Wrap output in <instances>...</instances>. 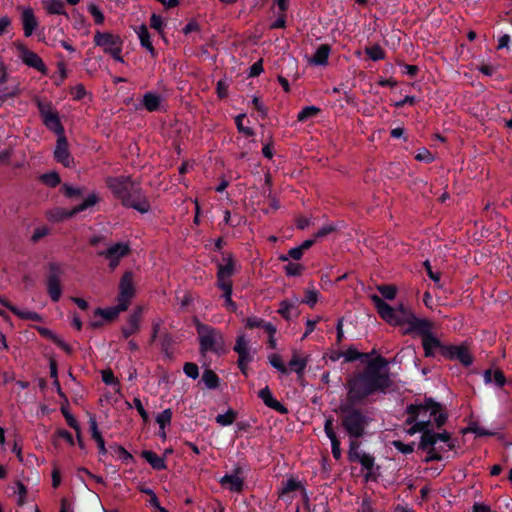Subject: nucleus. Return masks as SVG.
I'll return each mask as SVG.
<instances>
[{
  "label": "nucleus",
  "mask_w": 512,
  "mask_h": 512,
  "mask_svg": "<svg viewBox=\"0 0 512 512\" xmlns=\"http://www.w3.org/2000/svg\"><path fill=\"white\" fill-rule=\"evenodd\" d=\"M389 361L377 356L365 364L362 371L355 372L347 380V396L352 403H363L374 394H386L393 386L388 372Z\"/></svg>",
  "instance_id": "f257e3e1"
},
{
  "label": "nucleus",
  "mask_w": 512,
  "mask_h": 512,
  "mask_svg": "<svg viewBox=\"0 0 512 512\" xmlns=\"http://www.w3.org/2000/svg\"><path fill=\"white\" fill-rule=\"evenodd\" d=\"M359 404L351 402L349 396H346L345 403L338 407L340 426L350 441H360L373 421L363 408L357 407Z\"/></svg>",
  "instance_id": "f03ea898"
},
{
  "label": "nucleus",
  "mask_w": 512,
  "mask_h": 512,
  "mask_svg": "<svg viewBox=\"0 0 512 512\" xmlns=\"http://www.w3.org/2000/svg\"><path fill=\"white\" fill-rule=\"evenodd\" d=\"M371 299L382 320L392 326L402 327L407 325V328L403 330V335H413L415 323L423 319L416 317L412 308L404 303H399L393 307L376 294H373Z\"/></svg>",
  "instance_id": "7ed1b4c3"
},
{
  "label": "nucleus",
  "mask_w": 512,
  "mask_h": 512,
  "mask_svg": "<svg viewBox=\"0 0 512 512\" xmlns=\"http://www.w3.org/2000/svg\"><path fill=\"white\" fill-rule=\"evenodd\" d=\"M405 412L408 417L404 424L413 426L416 419L419 418L422 413H430V416L434 417V423L437 428H442L447 422L448 413L445 411L443 404L434 401L432 397H425L423 403L417 404L412 403L406 406Z\"/></svg>",
  "instance_id": "20e7f679"
},
{
  "label": "nucleus",
  "mask_w": 512,
  "mask_h": 512,
  "mask_svg": "<svg viewBox=\"0 0 512 512\" xmlns=\"http://www.w3.org/2000/svg\"><path fill=\"white\" fill-rule=\"evenodd\" d=\"M197 330L200 352L206 354L207 352H219L223 347L222 334L215 328L201 323L198 319L194 320Z\"/></svg>",
  "instance_id": "39448f33"
},
{
  "label": "nucleus",
  "mask_w": 512,
  "mask_h": 512,
  "mask_svg": "<svg viewBox=\"0 0 512 512\" xmlns=\"http://www.w3.org/2000/svg\"><path fill=\"white\" fill-rule=\"evenodd\" d=\"M360 447L361 442H349L348 460L361 464L362 469L366 470L364 476L366 481L376 480L378 476L376 471L380 469V466L376 465L373 455L361 451Z\"/></svg>",
  "instance_id": "423d86ee"
},
{
  "label": "nucleus",
  "mask_w": 512,
  "mask_h": 512,
  "mask_svg": "<svg viewBox=\"0 0 512 512\" xmlns=\"http://www.w3.org/2000/svg\"><path fill=\"white\" fill-rule=\"evenodd\" d=\"M412 328H414L412 335L422 337V347H431L434 350H439L443 355L445 343L434 334L433 321L423 318L422 321H418Z\"/></svg>",
  "instance_id": "0eeeda50"
},
{
  "label": "nucleus",
  "mask_w": 512,
  "mask_h": 512,
  "mask_svg": "<svg viewBox=\"0 0 512 512\" xmlns=\"http://www.w3.org/2000/svg\"><path fill=\"white\" fill-rule=\"evenodd\" d=\"M94 43L101 47L105 53L110 54L114 60L120 63L124 62L121 56L123 41L120 36L107 32H97L94 35Z\"/></svg>",
  "instance_id": "6e6552de"
},
{
  "label": "nucleus",
  "mask_w": 512,
  "mask_h": 512,
  "mask_svg": "<svg viewBox=\"0 0 512 512\" xmlns=\"http://www.w3.org/2000/svg\"><path fill=\"white\" fill-rule=\"evenodd\" d=\"M64 267L57 262L48 264V273L46 279L47 292L53 302H58L62 295L61 281L64 275Z\"/></svg>",
  "instance_id": "1a4fd4ad"
},
{
  "label": "nucleus",
  "mask_w": 512,
  "mask_h": 512,
  "mask_svg": "<svg viewBox=\"0 0 512 512\" xmlns=\"http://www.w3.org/2000/svg\"><path fill=\"white\" fill-rule=\"evenodd\" d=\"M37 107L39 109L44 125L57 135L63 134L64 128L61 124L59 115L54 110L51 103L37 100Z\"/></svg>",
  "instance_id": "9d476101"
},
{
  "label": "nucleus",
  "mask_w": 512,
  "mask_h": 512,
  "mask_svg": "<svg viewBox=\"0 0 512 512\" xmlns=\"http://www.w3.org/2000/svg\"><path fill=\"white\" fill-rule=\"evenodd\" d=\"M245 325L249 329L258 330L259 336H267L270 348H276V340L274 335L277 329L273 323L265 321L264 319L256 316H252L245 320Z\"/></svg>",
  "instance_id": "9b49d317"
},
{
  "label": "nucleus",
  "mask_w": 512,
  "mask_h": 512,
  "mask_svg": "<svg viewBox=\"0 0 512 512\" xmlns=\"http://www.w3.org/2000/svg\"><path fill=\"white\" fill-rule=\"evenodd\" d=\"M106 184L122 202L135 189L134 183L129 176L109 177L106 179Z\"/></svg>",
  "instance_id": "f8f14e48"
},
{
  "label": "nucleus",
  "mask_w": 512,
  "mask_h": 512,
  "mask_svg": "<svg viewBox=\"0 0 512 512\" xmlns=\"http://www.w3.org/2000/svg\"><path fill=\"white\" fill-rule=\"evenodd\" d=\"M18 56L21 61L28 67L34 68L43 75H46L48 70L43 60L35 52L29 50L22 42L17 41L14 43Z\"/></svg>",
  "instance_id": "ddd939ff"
},
{
  "label": "nucleus",
  "mask_w": 512,
  "mask_h": 512,
  "mask_svg": "<svg viewBox=\"0 0 512 512\" xmlns=\"http://www.w3.org/2000/svg\"><path fill=\"white\" fill-rule=\"evenodd\" d=\"M235 273V261L231 255L223 257V262L217 265V287L219 289L231 288V277Z\"/></svg>",
  "instance_id": "4468645a"
},
{
  "label": "nucleus",
  "mask_w": 512,
  "mask_h": 512,
  "mask_svg": "<svg viewBox=\"0 0 512 512\" xmlns=\"http://www.w3.org/2000/svg\"><path fill=\"white\" fill-rule=\"evenodd\" d=\"M442 357L451 361H459L464 367H470L473 363V357L468 347L463 343L459 346L445 344Z\"/></svg>",
  "instance_id": "2eb2a0df"
},
{
  "label": "nucleus",
  "mask_w": 512,
  "mask_h": 512,
  "mask_svg": "<svg viewBox=\"0 0 512 512\" xmlns=\"http://www.w3.org/2000/svg\"><path fill=\"white\" fill-rule=\"evenodd\" d=\"M134 295V276L132 272L128 271L123 274L119 283L118 302L121 303L122 309H128Z\"/></svg>",
  "instance_id": "dca6fc26"
},
{
  "label": "nucleus",
  "mask_w": 512,
  "mask_h": 512,
  "mask_svg": "<svg viewBox=\"0 0 512 512\" xmlns=\"http://www.w3.org/2000/svg\"><path fill=\"white\" fill-rule=\"evenodd\" d=\"M130 253V246L127 243L119 242L109 246L105 251L98 252L109 261V267L115 269L122 258Z\"/></svg>",
  "instance_id": "f3484780"
},
{
  "label": "nucleus",
  "mask_w": 512,
  "mask_h": 512,
  "mask_svg": "<svg viewBox=\"0 0 512 512\" xmlns=\"http://www.w3.org/2000/svg\"><path fill=\"white\" fill-rule=\"evenodd\" d=\"M57 144L54 150V157L57 162L61 163L65 167H72L74 165V159L71 156L68 149V142L63 134L57 135Z\"/></svg>",
  "instance_id": "a211bd4d"
},
{
  "label": "nucleus",
  "mask_w": 512,
  "mask_h": 512,
  "mask_svg": "<svg viewBox=\"0 0 512 512\" xmlns=\"http://www.w3.org/2000/svg\"><path fill=\"white\" fill-rule=\"evenodd\" d=\"M334 417L329 416L324 422V433L330 439L332 446V454L334 459L340 460L342 458L341 442L335 433Z\"/></svg>",
  "instance_id": "6ab92c4d"
},
{
  "label": "nucleus",
  "mask_w": 512,
  "mask_h": 512,
  "mask_svg": "<svg viewBox=\"0 0 512 512\" xmlns=\"http://www.w3.org/2000/svg\"><path fill=\"white\" fill-rule=\"evenodd\" d=\"M122 204L126 207H131L140 213H147L150 210L148 200L141 195L140 191L135 188L132 193L125 198Z\"/></svg>",
  "instance_id": "aec40b11"
},
{
  "label": "nucleus",
  "mask_w": 512,
  "mask_h": 512,
  "mask_svg": "<svg viewBox=\"0 0 512 512\" xmlns=\"http://www.w3.org/2000/svg\"><path fill=\"white\" fill-rule=\"evenodd\" d=\"M122 204L126 207H131L140 213H147L150 210L148 200L141 195L140 191L135 188L132 193L125 198Z\"/></svg>",
  "instance_id": "412c9836"
},
{
  "label": "nucleus",
  "mask_w": 512,
  "mask_h": 512,
  "mask_svg": "<svg viewBox=\"0 0 512 512\" xmlns=\"http://www.w3.org/2000/svg\"><path fill=\"white\" fill-rule=\"evenodd\" d=\"M143 307H137L134 312L129 316L126 325L122 328V334L125 338L136 334L140 330V323L142 320Z\"/></svg>",
  "instance_id": "4be33fe9"
},
{
  "label": "nucleus",
  "mask_w": 512,
  "mask_h": 512,
  "mask_svg": "<svg viewBox=\"0 0 512 512\" xmlns=\"http://www.w3.org/2000/svg\"><path fill=\"white\" fill-rule=\"evenodd\" d=\"M21 22L24 35L30 37L38 27V21L32 8L26 7L22 10Z\"/></svg>",
  "instance_id": "5701e85b"
},
{
  "label": "nucleus",
  "mask_w": 512,
  "mask_h": 512,
  "mask_svg": "<svg viewBox=\"0 0 512 512\" xmlns=\"http://www.w3.org/2000/svg\"><path fill=\"white\" fill-rule=\"evenodd\" d=\"M99 202V197L96 193H91L89 194L86 199L81 203L79 204L78 206L74 207L72 210L70 211H62L59 215V217L61 219L63 218H69V217H72L74 216L75 214L79 213V212H82L86 209H88L89 207H92L94 206L95 204H97Z\"/></svg>",
  "instance_id": "b1692460"
},
{
  "label": "nucleus",
  "mask_w": 512,
  "mask_h": 512,
  "mask_svg": "<svg viewBox=\"0 0 512 512\" xmlns=\"http://www.w3.org/2000/svg\"><path fill=\"white\" fill-rule=\"evenodd\" d=\"M331 52V47L328 44H322L316 48L310 58V63L314 66L328 65V58Z\"/></svg>",
  "instance_id": "393cba45"
},
{
  "label": "nucleus",
  "mask_w": 512,
  "mask_h": 512,
  "mask_svg": "<svg viewBox=\"0 0 512 512\" xmlns=\"http://www.w3.org/2000/svg\"><path fill=\"white\" fill-rule=\"evenodd\" d=\"M140 44L144 47L152 57H156V50L152 44L151 36L146 25L142 24L135 30Z\"/></svg>",
  "instance_id": "a878e982"
},
{
  "label": "nucleus",
  "mask_w": 512,
  "mask_h": 512,
  "mask_svg": "<svg viewBox=\"0 0 512 512\" xmlns=\"http://www.w3.org/2000/svg\"><path fill=\"white\" fill-rule=\"evenodd\" d=\"M342 352H343V358H344L345 362H353V361L360 360L362 362L367 363V361L371 360L370 359L371 354L375 353V350H372L371 353H366V352H360L356 348L351 346Z\"/></svg>",
  "instance_id": "bb28decb"
},
{
  "label": "nucleus",
  "mask_w": 512,
  "mask_h": 512,
  "mask_svg": "<svg viewBox=\"0 0 512 512\" xmlns=\"http://www.w3.org/2000/svg\"><path fill=\"white\" fill-rule=\"evenodd\" d=\"M220 483L232 492H240L244 484L243 479L237 474L223 476L220 479Z\"/></svg>",
  "instance_id": "cd10ccee"
},
{
  "label": "nucleus",
  "mask_w": 512,
  "mask_h": 512,
  "mask_svg": "<svg viewBox=\"0 0 512 512\" xmlns=\"http://www.w3.org/2000/svg\"><path fill=\"white\" fill-rule=\"evenodd\" d=\"M142 457L156 470H163L166 468L165 459L158 456L155 452L145 450L142 452Z\"/></svg>",
  "instance_id": "c85d7f7f"
},
{
  "label": "nucleus",
  "mask_w": 512,
  "mask_h": 512,
  "mask_svg": "<svg viewBox=\"0 0 512 512\" xmlns=\"http://www.w3.org/2000/svg\"><path fill=\"white\" fill-rule=\"evenodd\" d=\"M308 357L299 356L298 353L294 352L290 358V371H294L300 377L305 371Z\"/></svg>",
  "instance_id": "c756f323"
},
{
  "label": "nucleus",
  "mask_w": 512,
  "mask_h": 512,
  "mask_svg": "<svg viewBox=\"0 0 512 512\" xmlns=\"http://www.w3.org/2000/svg\"><path fill=\"white\" fill-rule=\"evenodd\" d=\"M161 101L162 98L159 95L148 92L144 94L142 103L148 111L153 112L159 110Z\"/></svg>",
  "instance_id": "7c9ffc66"
},
{
  "label": "nucleus",
  "mask_w": 512,
  "mask_h": 512,
  "mask_svg": "<svg viewBox=\"0 0 512 512\" xmlns=\"http://www.w3.org/2000/svg\"><path fill=\"white\" fill-rule=\"evenodd\" d=\"M314 243L315 239H307L302 244L295 246L293 249H290V259L294 261L301 260L305 251L309 250Z\"/></svg>",
  "instance_id": "2f4dec72"
},
{
  "label": "nucleus",
  "mask_w": 512,
  "mask_h": 512,
  "mask_svg": "<svg viewBox=\"0 0 512 512\" xmlns=\"http://www.w3.org/2000/svg\"><path fill=\"white\" fill-rule=\"evenodd\" d=\"M319 292L317 289H315L314 286L307 288L305 290L303 298L299 299L298 297L295 298L296 303H303L310 307H314L318 300Z\"/></svg>",
  "instance_id": "473e14b6"
},
{
  "label": "nucleus",
  "mask_w": 512,
  "mask_h": 512,
  "mask_svg": "<svg viewBox=\"0 0 512 512\" xmlns=\"http://www.w3.org/2000/svg\"><path fill=\"white\" fill-rule=\"evenodd\" d=\"M11 312L23 320H31L35 322H41L43 320L39 313L27 309H20L17 306L11 307Z\"/></svg>",
  "instance_id": "72a5a7b5"
},
{
  "label": "nucleus",
  "mask_w": 512,
  "mask_h": 512,
  "mask_svg": "<svg viewBox=\"0 0 512 512\" xmlns=\"http://www.w3.org/2000/svg\"><path fill=\"white\" fill-rule=\"evenodd\" d=\"M43 7L49 14H65L64 3L62 0H43Z\"/></svg>",
  "instance_id": "f704fd0d"
},
{
  "label": "nucleus",
  "mask_w": 512,
  "mask_h": 512,
  "mask_svg": "<svg viewBox=\"0 0 512 512\" xmlns=\"http://www.w3.org/2000/svg\"><path fill=\"white\" fill-rule=\"evenodd\" d=\"M436 444L435 432L431 427H428L421 436L419 449L427 450L434 447Z\"/></svg>",
  "instance_id": "c9c22d12"
},
{
  "label": "nucleus",
  "mask_w": 512,
  "mask_h": 512,
  "mask_svg": "<svg viewBox=\"0 0 512 512\" xmlns=\"http://www.w3.org/2000/svg\"><path fill=\"white\" fill-rule=\"evenodd\" d=\"M431 426H432V422H431L430 418H427L426 420H421V421L416 420L414 422L413 426H411L407 429V434H409L410 436H413L417 433H422V435H423L424 432L427 430V428L431 427Z\"/></svg>",
  "instance_id": "e433bc0d"
},
{
  "label": "nucleus",
  "mask_w": 512,
  "mask_h": 512,
  "mask_svg": "<svg viewBox=\"0 0 512 512\" xmlns=\"http://www.w3.org/2000/svg\"><path fill=\"white\" fill-rule=\"evenodd\" d=\"M318 113H320V109L316 108L315 105L305 106L304 109L297 114V121L307 122L313 119Z\"/></svg>",
  "instance_id": "4c0bfd02"
},
{
  "label": "nucleus",
  "mask_w": 512,
  "mask_h": 512,
  "mask_svg": "<svg viewBox=\"0 0 512 512\" xmlns=\"http://www.w3.org/2000/svg\"><path fill=\"white\" fill-rule=\"evenodd\" d=\"M234 351L239 357H251L249 353L248 341L244 335H239L234 346Z\"/></svg>",
  "instance_id": "58836bf2"
},
{
  "label": "nucleus",
  "mask_w": 512,
  "mask_h": 512,
  "mask_svg": "<svg viewBox=\"0 0 512 512\" xmlns=\"http://www.w3.org/2000/svg\"><path fill=\"white\" fill-rule=\"evenodd\" d=\"M121 303H117L116 306L106 308V309H98L97 313H99L102 317H104L107 320H113L115 319L119 313L126 311L127 309H122Z\"/></svg>",
  "instance_id": "ea45409f"
},
{
  "label": "nucleus",
  "mask_w": 512,
  "mask_h": 512,
  "mask_svg": "<svg viewBox=\"0 0 512 512\" xmlns=\"http://www.w3.org/2000/svg\"><path fill=\"white\" fill-rule=\"evenodd\" d=\"M202 381L209 389H215L219 385V378L216 373L210 369L205 370L202 375Z\"/></svg>",
  "instance_id": "a19ab883"
},
{
  "label": "nucleus",
  "mask_w": 512,
  "mask_h": 512,
  "mask_svg": "<svg viewBox=\"0 0 512 512\" xmlns=\"http://www.w3.org/2000/svg\"><path fill=\"white\" fill-rule=\"evenodd\" d=\"M381 298L384 300H393L397 295V287L395 285H379L377 286Z\"/></svg>",
  "instance_id": "79ce46f5"
},
{
  "label": "nucleus",
  "mask_w": 512,
  "mask_h": 512,
  "mask_svg": "<svg viewBox=\"0 0 512 512\" xmlns=\"http://www.w3.org/2000/svg\"><path fill=\"white\" fill-rule=\"evenodd\" d=\"M172 419V411L171 409H165L161 413H159L156 417V422L159 424L160 429L162 430V435L165 436L164 429L167 425L171 423Z\"/></svg>",
  "instance_id": "37998d69"
},
{
  "label": "nucleus",
  "mask_w": 512,
  "mask_h": 512,
  "mask_svg": "<svg viewBox=\"0 0 512 512\" xmlns=\"http://www.w3.org/2000/svg\"><path fill=\"white\" fill-rule=\"evenodd\" d=\"M236 418L237 413L234 410L229 409L226 413L217 415L216 422L221 426H229L236 420Z\"/></svg>",
  "instance_id": "c03bdc74"
},
{
  "label": "nucleus",
  "mask_w": 512,
  "mask_h": 512,
  "mask_svg": "<svg viewBox=\"0 0 512 512\" xmlns=\"http://www.w3.org/2000/svg\"><path fill=\"white\" fill-rule=\"evenodd\" d=\"M365 53L373 61H378L385 58V51L382 49L380 45L377 44L365 48Z\"/></svg>",
  "instance_id": "a18cd8bd"
},
{
  "label": "nucleus",
  "mask_w": 512,
  "mask_h": 512,
  "mask_svg": "<svg viewBox=\"0 0 512 512\" xmlns=\"http://www.w3.org/2000/svg\"><path fill=\"white\" fill-rule=\"evenodd\" d=\"M13 491L15 494L18 495L17 504L19 506H23L26 503V494H27V489H26L25 485L22 482L18 481L15 483V486L13 487Z\"/></svg>",
  "instance_id": "49530a36"
},
{
  "label": "nucleus",
  "mask_w": 512,
  "mask_h": 512,
  "mask_svg": "<svg viewBox=\"0 0 512 512\" xmlns=\"http://www.w3.org/2000/svg\"><path fill=\"white\" fill-rule=\"evenodd\" d=\"M423 266L431 281L434 282L438 287H441V273L433 272V267L429 260L424 261Z\"/></svg>",
  "instance_id": "de8ad7c7"
},
{
  "label": "nucleus",
  "mask_w": 512,
  "mask_h": 512,
  "mask_svg": "<svg viewBox=\"0 0 512 512\" xmlns=\"http://www.w3.org/2000/svg\"><path fill=\"white\" fill-rule=\"evenodd\" d=\"M392 446L398 451L402 452L403 455H410L414 451V443L405 444L402 440H393Z\"/></svg>",
  "instance_id": "09e8293b"
},
{
  "label": "nucleus",
  "mask_w": 512,
  "mask_h": 512,
  "mask_svg": "<svg viewBox=\"0 0 512 512\" xmlns=\"http://www.w3.org/2000/svg\"><path fill=\"white\" fill-rule=\"evenodd\" d=\"M233 287L231 288H224V289H221L223 291V297L225 299V306L228 310L232 311V312H235L236 309H237V305L236 303L232 300V289Z\"/></svg>",
  "instance_id": "8fccbe9b"
},
{
  "label": "nucleus",
  "mask_w": 512,
  "mask_h": 512,
  "mask_svg": "<svg viewBox=\"0 0 512 512\" xmlns=\"http://www.w3.org/2000/svg\"><path fill=\"white\" fill-rule=\"evenodd\" d=\"M41 180L50 187H56L60 184V176L56 172L43 174Z\"/></svg>",
  "instance_id": "3c124183"
},
{
  "label": "nucleus",
  "mask_w": 512,
  "mask_h": 512,
  "mask_svg": "<svg viewBox=\"0 0 512 512\" xmlns=\"http://www.w3.org/2000/svg\"><path fill=\"white\" fill-rule=\"evenodd\" d=\"M415 159L422 161L423 163L430 164L433 163L434 156L429 150H427V148L422 147L415 155Z\"/></svg>",
  "instance_id": "603ef678"
},
{
  "label": "nucleus",
  "mask_w": 512,
  "mask_h": 512,
  "mask_svg": "<svg viewBox=\"0 0 512 512\" xmlns=\"http://www.w3.org/2000/svg\"><path fill=\"white\" fill-rule=\"evenodd\" d=\"M336 231V226L333 223L326 224L324 227L319 229L317 232L314 233L313 239L316 241L318 239H323L328 234H331Z\"/></svg>",
  "instance_id": "864d4df0"
},
{
  "label": "nucleus",
  "mask_w": 512,
  "mask_h": 512,
  "mask_svg": "<svg viewBox=\"0 0 512 512\" xmlns=\"http://www.w3.org/2000/svg\"><path fill=\"white\" fill-rule=\"evenodd\" d=\"M244 118H245V114H240L236 117L235 122H236L237 129L239 130V132L243 133L245 136H248V137L253 136L254 131L252 130V128L246 127L243 125Z\"/></svg>",
  "instance_id": "5fc2aeb1"
},
{
  "label": "nucleus",
  "mask_w": 512,
  "mask_h": 512,
  "mask_svg": "<svg viewBox=\"0 0 512 512\" xmlns=\"http://www.w3.org/2000/svg\"><path fill=\"white\" fill-rule=\"evenodd\" d=\"M150 26L155 29L160 35H163L164 22L161 16L152 14L150 18Z\"/></svg>",
  "instance_id": "6e6d98bb"
},
{
  "label": "nucleus",
  "mask_w": 512,
  "mask_h": 512,
  "mask_svg": "<svg viewBox=\"0 0 512 512\" xmlns=\"http://www.w3.org/2000/svg\"><path fill=\"white\" fill-rule=\"evenodd\" d=\"M184 373L192 379H196L199 376V369L195 363L187 362L183 367Z\"/></svg>",
  "instance_id": "4d7b16f0"
},
{
  "label": "nucleus",
  "mask_w": 512,
  "mask_h": 512,
  "mask_svg": "<svg viewBox=\"0 0 512 512\" xmlns=\"http://www.w3.org/2000/svg\"><path fill=\"white\" fill-rule=\"evenodd\" d=\"M258 396L267 407H269L275 399L268 387L261 389L258 393Z\"/></svg>",
  "instance_id": "13d9d810"
},
{
  "label": "nucleus",
  "mask_w": 512,
  "mask_h": 512,
  "mask_svg": "<svg viewBox=\"0 0 512 512\" xmlns=\"http://www.w3.org/2000/svg\"><path fill=\"white\" fill-rule=\"evenodd\" d=\"M102 381L107 385H117L118 380L114 376L111 369H106L101 371Z\"/></svg>",
  "instance_id": "bf43d9fd"
},
{
  "label": "nucleus",
  "mask_w": 512,
  "mask_h": 512,
  "mask_svg": "<svg viewBox=\"0 0 512 512\" xmlns=\"http://www.w3.org/2000/svg\"><path fill=\"white\" fill-rule=\"evenodd\" d=\"M88 10H89L90 14L93 16V18L97 24L103 23L104 15L98 6L91 4V5H89Z\"/></svg>",
  "instance_id": "052dcab7"
},
{
  "label": "nucleus",
  "mask_w": 512,
  "mask_h": 512,
  "mask_svg": "<svg viewBox=\"0 0 512 512\" xmlns=\"http://www.w3.org/2000/svg\"><path fill=\"white\" fill-rule=\"evenodd\" d=\"M436 443L438 440H441L443 443H446L449 449H453L455 447L454 443L451 440V434L444 430L442 433H435Z\"/></svg>",
  "instance_id": "680f3d73"
},
{
  "label": "nucleus",
  "mask_w": 512,
  "mask_h": 512,
  "mask_svg": "<svg viewBox=\"0 0 512 512\" xmlns=\"http://www.w3.org/2000/svg\"><path fill=\"white\" fill-rule=\"evenodd\" d=\"M358 511L359 512H377L373 505V500L370 497L363 498Z\"/></svg>",
  "instance_id": "e2e57ef3"
},
{
  "label": "nucleus",
  "mask_w": 512,
  "mask_h": 512,
  "mask_svg": "<svg viewBox=\"0 0 512 512\" xmlns=\"http://www.w3.org/2000/svg\"><path fill=\"white\" fill-rule=\"evenodd\" d=\"M49 234V228L46 226L38 227L34 230L31 240L33 242L39 241L41 238Z\"/></svg>",
  "instance_id": "0e129e2a"
},
{
  "label": "nucleus",
  "mask_w": 512,
  "mask_h": 512,
  "mask_svg": "<svg viewBox=\"0 0 512 512\" xmlns=\"http://www.w3.org/2000/svg\"><path fill=\"white\" fill-rule=\"evenodd\" d=\"M133 404L138 413L140 414V416L142 417L143 421L147 422L149 419V415L147 411L144 409L141 400L139 398H134Z\"/></svg>",
  "instance_id": "69168bd1"
},
{
  "label": "nucleus",
  "mask_w": 512,
  "mask_h": 512,
  "mask_svg": "<svg viewBox=\"0 0 512 512\" xmlns=\"http://www.w3.org/2000/svg\"><path fill=\"white\" fill-rule=\"evenodd\" d=\"M498 387H503L507 380L505 374L501 370H495L492 380Z\"/></svg>",
  "instance_id": "338daca9"
},
{
  "label": "nucleus",
  "mask_w": 512,
  "mask_h": 512,
  "mask_svg": "<svg viewBox=\"0 0 512 512\" xmlns=\"http://www.w3.org/2000/svg\"><path fill=\"white\" fill-rule=\"evenodd\" d=\"M86 94V90L82 84H78L71 89V95L75 100L82 99Z\"/></svg>",
  "instance_id": "774afa93"
}]
</instances>
